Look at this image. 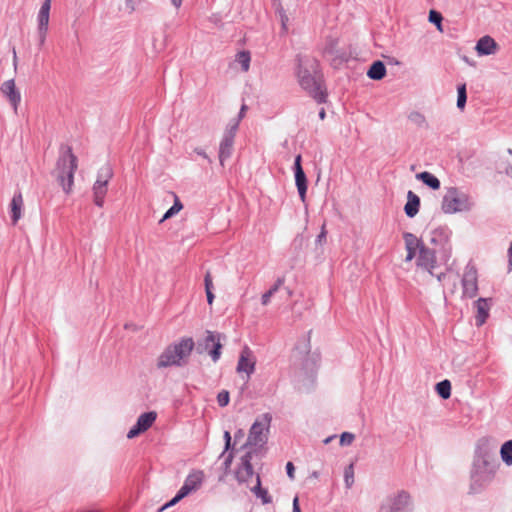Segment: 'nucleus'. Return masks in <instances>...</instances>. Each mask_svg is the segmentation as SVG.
<instances>
[{"label":"nucleus","instance_id":"1","mask_svg":"<svg viewBox=\"0 0 512 512\" xmlns=\"http://www.w3.org/2000/svg\"><path fill=\"white\" fill-rule=\"evenodd\" d=\"M297 77L304 89L317 103L327 101V92L323 88V76L319 62L312 57H298Z\"/></svg>","mask_w":512,"mask_h":512},{"label":"nucleus","instance_id":"2","mask_svg":"<svg viewBox=\"0 0 512 512\" xmlns=\"http://www.w3.org/2000/svg\"><path fill=\"white\" fill-rule=\"evenodd\" d=\"M498 467L499 463L491 453L482 449L477 450L470 472V493L482 492L493 480Z\"/></svg>","mask_w":512,"mask_h":512},{"label":"nucleus","instance_id":"3","mask_svg":"<svg viewBox=\"0 0 512 512\" xmlns=\"http://www.w3.org/2000/svg\"><path fill=\"white\" fill-rule=\"evenodd\" d=\"M194 347L195 342L191 337H183L179 341L169 344L159 355L156 367L164 369L186 365Z\"/></svg>","mask_w":512,"mask_h":512},{"label":"nucleus","instance_id":"4","mask_svg":"<svg viewBox=\"0 0 512 512\" xmlns=\"http://www.w3.org/2000/svg\"><path fill=\"white\" fill-rule=\"evenodd\" d=\"M77 170V157L73 154L71 147L60 154L53 172L59 185L66 194L72 191L74 184V173Z\"/></svg>","mask_w":512,"mask_h":512},{"label":"nucleus","instance_id":"5","mask_svg":"<svg viewBox=\"0 0 512 512\" xmlns=\"http://www.w3.org/2000/svg\"><path fill=\"white\" fill-rule=\"evenodd\" d=\"M378 512H413V499L406 490H398L385 497Z\"/></svg>","mask_w":512,"mask_h":512},{"label":"nucleus","instance_id":"6","mask_svg":"<svg viewBox=\"0 0 512 512\" xmlns=\"http://www.w3.org/2000/svg\"><path fill=\"white\" fill-rule=\"evenodd\" d=\"M471 206L470 197L456 187H450L442 201V210L448 214L468 211Z\"/></svg>","mask_w":512,"mask_h":512},{"label":"nucleus","instance_id":"7","mask_svg":"<svg viewBox=\"0 0 512 512\" xmlns=\"http://www.w3.org/2000/svg\"><path fill=\"white\" fill-rule=\"evenodd\" d=\"M226 337L218 332L206 331V337L202 341H198L195 344L196 351L198 354L208 352L213 362H217L222 353L223 345L221 341Z\"/></svg>","mask_w":512,"mask_h":512},{"label":"nucleus","instance_id":"8","mask_svg":"<svg viewBox=\"0 0 512 512\" xmlns=\"http://www.w3.org/2000/svg\"><path fill=\"white\" fill-rule=\"evenodd\" d=\"M226 337L218 332L206 331V337L202 341H198L195 344L196 351L198 354L208 352L213 362H217L222 353L223 345L221 341Z\"/></svg>","mask_w":512,"mask_h":512},{"label":"nucleus","instance_id":"9","mask_svg":"<svg viewBox=\"0 0 512 512\" xmlns=\"http://www.w3.org/2000/svg\"><path fill=\"white\" fill-rule=\"evenodd\" d=\"M239 128V120H231L223 134V137L221 139L220 145H219V162L221 166H224L225 161L229 159L234 150V140L236 133Z\"/></svg>","mask_w":512,"mask_h":512},{"label":"nucleus","instance_id":"10","mask_svg":"<svg viewBox=\"0 0 512 512\" xmlns=\"http://www.w3.org/2000/svg\"><path fill=\"white\" fill-rule=\"evenodd\" d=\"M271 420L272 416L269 413H264L258 417L250 428L248 439L244 446L264 444L267 440L264 432H268Z\"/></svg>","mask_w":512,"mask_h":512},{"label":"nucleus","instance_id":"11","mask_svg":"<svg viewBox=\"0 0 512 512\" xmlns=\"http://www.w3.org/2000/svg\"><path fill=\"white\" fill-rule=\"evenodd\" d=\"M51 1L52 0H44L37 15V34L39 47H42L46 40L49 25Z\"/></svg>","mask_w":512,"mask_h":512},{"label":"nucleus","instance_id":"12","mask_svg":"<svg viewBox=\"0 0 512 512\" xmlns=\"http://www.w3.org/2000/svg\"><path fill=\"white\" fill-rule=\"evenodd\" d=\"M461 283L464 297L474 298L477 295V270L474 266H466Z\"/></svg>","mask_w":512,"mask_h":512},{"label":"nucleus","instance_id":"13","mask_svg":"<svg viewBox=\"0 0 512 512\" xmlns=\"http://www.w3.org/2000/svg\"><path fill=\"white\" fill-rule=\"evenodd\" d=\"M157 418V413L154 411H149L141 414L135 425L131 427V429L127 433L128 439H133L139 436L141 433L147 431L155 422Z\"/></svg>","mask_w":512,"mask_h":512},{"label":"nucleus","instance_id":"14","mask_svg":"<svg viewBox=\"0 0 512 512\" xmlns=\"http://www.w3.org/2000/svg\"><path fill=\"white\" fill-rule=\"evenodd\" d=\"M450 230L447 227H437L429 233V243L438 249V252L443 251L446 253L449 249L447 248L450 238Z\"/></svg>","mask_w":512,"mask_h":512},{"label":"nucleus","instance_id":"15","mask_svg":"<svg viewBox=\"0 0 512 512\" xmlns=\"http://www.w3.org/2000/svg\"><path fill=\"white\" fill-rule=\"evenodd\" d=\"M438 249L429 248L428 246L421 247L418 252L416 265L422 269L427 270L431 275H434L433 269L436 267V253Z\"/></svg>","mask_w":512,"mask_h":512},{"label":"nucleus","instance_id":"16","mask_svg":"<svg viewBox=\"0 0 512 512\" xmlns=\"http://www.w3.org/2000/svg\"><path fill=\"white\" fill-rule=\"evenodd\" d=\"M293 170H294L295 183H296L299 197L302 202H305L308 181H307L306 174L302 167V157L300 154H298L295 157Z\"/></svg>","mask_w":512,"mask_h":512},{"label":"nucleus","instance_id":"17","mask_svg":"<svg viewBox=\"0 0 512 512\" xmlns=\"http://www.w3.org/2000/svg\"><path fill=\"white\" fill-rule=\"evenodd\" d=\"M204 480V473L201 470H196L190 473L182 487L178 490L180 492V495H183L184 497L188 496L190 493L196 491L200 488L202 482Z\"/></svg>","mask_w":512,"mask_h":512},{"label":"nucleus","instance_id":"18","mask_svg":"<svg viewBox=\"0 0 512 512\" xmlns=\"http://www.w3.org/2000/svg\"><path fill=\"white\" fill-rule=\"evenodd\" d=\"M251 460H252L251 452H246L241 457L240 466L235 471V477L239 483H245L253 476L254 470H253Z\"/></svg>","mask_w":512,"mask_h":512},{"label":"nucleus","instance_id":"19","mask_svg":"<svg viewBox=\"0 0 512 512\" xmlns=\"http://www.w3.org/2000/svg\"><path fill=\"white\" fill-rule=\"evenodd\" d=\"M0 90L12 105L14 112L17 113L18 105L21 101V95L19 90L15 86L14 79L4 81L1 85Z\"/></svg>","mask_w":512,"mask_h":512},{"label":"nucleus","instance_id":"20","mask_svg":"<svg viewBox=\"0 0 512 512\" xmlns=\"http://www.w3.org/2000/svg\"><path fill=\"white\" fill-rule=\"evenodd\" d=\"M497 48L498 44L496 41L488 35L481 37L475 47L480 56L492 55L496 52Z\"/></svg>","mask_w":512,"mask_h":512},{"label":"nucleus","instance_id":"21","mask_svg":"<svg viewBox=\"0 0 512 512\" xmlns=\"http://www.w3.org/2000/svg\"><path fill=\"white\" fill-rule=\"evenodd\" d=\"M250 350L246 347L240 354L238 364H237V372H245L248 377L255 371V361L249 359Z\"/></svg>","mask_w":512,"mask_h":512},{"label":"nucleus","instance_id":"22","mask_svg":"<svg viewBox=\"0 0 512 512\" xmlns=\"http://www.w3.org/2000/svg\"><path fill=\"white\" fill-rule=\"evenodd\" d=\"M23 197L20 191L16 192L10 203V213L12 223L15 225L19 219L22 217V209H23Z\"/></svg>","mask_w":512,"mask_h":512},{"label":"nucleus","instance_id":"23","mask_svg":"<svg viewBox=\"0 0 512 512\" xmlns=\"http://www.w3.org/2000/svg\"><path fill=\"white\" fill-rule=\"evenodd\" d=\"M420 208V198L413 191L409 190L407 193V202L404 206V212L407 217H415Z\"/></svg>","mask_w":512,"mask_h":512},{"label":"nucleus","instance_id":"24","mask_svg":"<svg viewBox=\"0 0 512 512\" xmlns=\"http://www.w3.org/2000/svg\"><path fill=\"white\" fill-rule=\"evenodd\" d=\"M476 308H477V314L475 316L476 325L478 327L482 326L487 318L489 317V310L490 306L488 304V299L486 298H479L475 302Z\"/></svg>","mask_w":512,"mask_h":512},{"label":"nucleus","instance_id":"25","mask_svg":"<svg viewBox=\"0 0 512 512\" xmlns=\"http://www.w3.org/2000/svg\"><path fill=\"white\" fill-rule=\"evenodd\" d=\"M367 76L372 80H381L386 76V67L381 60L374 61L368 71Z\"/></svg>","mask_w":512,"mask_h":512},{"label":"nucleus","instance_id":"26","mask_svg":"<svg viewBox=\"0 0 512 512\" xmlns=\"http://www.w3.org/2000/svg\"><path fill=\"white\" fill-rule=\"evenodd\" d=\"M416 179L433 190H438L441 186L440 180L432 173L423 171L416 174Z\"/></svg>","mask_w":512,"mask_h":512},{"label":"nucleus","instance_id":"27","mask_svg":"<svg viewBox=\"0 0 512 512\" xmlns=\"http://www.w3.org/2000/svg\"><path fill=\"white\" fill-rule=\"evenodd\" d=\"M257 498L262 500L263 504H269L272 502V497L269 495L267 489L262 488L260 476L256 477V485L251 489Z\"/></svg>","mask_w":512,"mask_h":512},{"label":"nucleus","instance_id":"28","mask_svg":"<svg viewBox=\"0 0 512 512\" xmlns=\"http://www.w3.org/2000/svg\"><path fill=\"white\" fill-rule=\"evenodd\" d=\"M107 193V185L94 183L93 185V196H94V203L98 207H103L104 205V198Z\"/></svg>","mask_w":512,"mask_h":512},{"label":"nucleus","instance_id":"29","mask_svg":"<svg viewBox=\"0 0 512 512\" xmlns=\"http://www.w3.org/2000/svg\"><path fill=\"white\" fill-rule=\"evenodd\" d=\"M403 239L405 242V248H413V249L418 250V252H419L421 247L425 246L423 241L421 239L417 238L416 235H414L411 232H404Z\"/></svg>","mask_w":512,"mask_h":512},{"label":"nucleus","instance_id":"30","mask_svg":"<svg viewBox=\"0 0 512 512\" xmlns=\"http://www.w3.org/2000/svg\"><path fill=\"white\" fill-rule=\"evenodd\" d=\"M113 177V170L109 164L102 166L97 173V179L95 183L108 185L109 180Z\"/></svg>","mask_w":512,"mask_h":512},{"label":"nucleus","instance_id":"31","mask_svg":"<svg viewBox=\"0 0 512 512\" xmlns=\"http://www.w3.org/2000/svg\"><path fill=\"white\" fill-rule=\"evenodd\" d=\"M500 456L507 466L512 465V440H508L502 444L500 448Z\"/></svg>","mask_w":512,"mask_h":512},{"label":"nucleus","instance_id":"32","mask_svg":"<svg viewBox=\"0 0 512 512\" xmlns=\"http://www.w3.org/2000/svg\"><path fill=\"white\" fill-rule=\"evenodd\" d=\"M435 390L437 394L444 400L448 399L451 396V383L449 380L445 379L438 382L435 386Z\"/></svg>","mask_w":512,"mask_h":512},{"label":"nucleus","instance_id":"33","mask_svg":"<svg viewBox=\"0 0 512 512\" xmlns=\"http://www.w3.org/2000/svg\"><path fill=\"white\" fill-rule=\"evenodd\" d=\"M174 195V203L173 205L165 212L162 219L159 221L160 223L164 222L165 220L173 217L178 212H180L183 209V204L181 203L180 199L177 197V195Z\"/></svg>","mask_w":512,"mask_h":512},{"label":"nucleus","instance_id":"34","mask_svg":"<svg viewBox=\"0 0 512 512\" xmlns=\"http://www.w3.org/2000/svg\"><path fill=\"white\" fill-rule=\"evenodd\" d=\"M236 61L241 65V68L244 72L249 70L250 67V52L248 51H241L236 56Z\"/></svg>","mask_w":512,"mask_h":512},{"label":"nucleus","instance_id":"35","mask_svg":"<svg viewBox=\"0 0 512 512\" xmlns=\"http://www.w3.org/2000/svg\"><path fill=\"white\" fill-rule=\"evenodd\" d=\"M467 102L466 84H461L457 87V107L464 109Z\"/></svg>","mask_w":512,"mask_h":512},{"label":"nucleus","instance_id":"36","mask_svg":"<svg viewBox=\"0 0 512 512\" xmlns=\"http://www.w3.org/2000/svg\"><path fill=\"white\" fill-rule=\"evenodd\" d=\"M408 119L418 127H423L426 125L425 116L418 111L411 112L408 116Z\"/></svg>","mask_w":512,"mask_h":512},{"label":"nucleus","instance_id":"37","mask_svg":"<svg viewBox=\"0 0 512 512\" xmlns=\"http://www.w3.org/2000/svg\"><path fill=\"white\" fill-rule=\"evenodd\" d=\"M442 14L436 10H430L429 12V22L436 25L438 30L442 31Z\"/></svg>","mask_w":512,"mask_h":512},{"label":"nucleus","instance_id":"38","mask_svg":"<svg viewBox=\"0 0 512 512\" xmlns=\"http://www.w3.org/2000/svg\"><path fill=\"white\" fill-rule=\"evenodd\" d=\"M344 479L347 488H350L354 483V469L353 464H350L345 468Z\"/></svg>","mask_w":512,"mask_h":512},{"label":"nucleus","instance_id":"39","mask_svg":"<svg viewBox=\"0 0 512 512\" xmlns=\"http://www.w3.org/2000/svg\"><path fill=\"white\" fill-rule=\"evenodd\" d=\"M230 394L227 390H222L217 395V403L220 407H225L229 404Z\"/></svg>","mask_w":512,"mask_h":512},{"label":"nucleus","instance_id":"40","mask_svg":"<svg viewBox=\"0 0 512 512\" xmlns=\"http://www.w3.org/2000/svg\"><path fill=\"white\" fill-rule=\"evenodd\" d=\"M183 498H185L183 495H180V492L178 491L176 495L167 503H165L162 507L158 509V512H163L169 507H172L176 505L179 501H181Z\"/></svg>","mask_w":512,"mask_h":512},{"label":"nucleus","instance_id":"41","mask_svg":"<svg viewBox=\"0 0 512 512\" xmlns=\"http://www.w3.org/2000/svg\"><path fill=\"white\" fill-rule=\"evenodd\" d=\"M355 439V435L350 432H343L340 436V445L341 446H348L352 444V442Z\"/></svg>","mask_w":512,"mask_h":512},{"label":"nucleus","instance_id":"42","mask_svg":"<svg viewBox=\"0 0 512 512\" xmlns=\"http://www.w3.org/2000/svg\"><path fill=\"white\" fill-rule=\"evenodd\" d=\"M233 458H234V455H233V452H230L228 453L226 456H225V459L223 461V470H224V474H228L229 470H230V467H231V464L233 462Z\"/></svg>","mask_w":512,"mask_h":512},{"label":"nucleus","instance_id":"43","mask_svg":"<svg viewBox=\"0 0 512 512\" xmlns=\"http://www.w3.org/2000/svg\"><path fill=\"white\" fill-rule=\"evenodd\" d=\"M223 437H224V440H225V445H224V450H223L222 454L220 455V457L225 456V453L232 448L230 432L229 431H225Z\"/></svg>","mask_w":512,"mask_h":512},{"label":"nucleus","instance_id":"44","mask_svg":"<svg viewBox=\"0 0 512 512\" xmlns=\"http://www.w3.org/2000/svg\"><path fill=\"white\" fill-rule=\"evenodd\" d=\"M205 292H211L213 290L212 276L209 271L204 276Z\"/></svg>","mask_w":512,"mask_h":512},{"label":"nucleus","instance_id":"45","mask_svg":"<svg viewBox=\"0 0 512 512\" xmlns=\"http://www.w3.org/2000/svg\"><path fill=\"white\" fill-rule=\"evenodd\" d=\"M285 282V278L284 277H279L276 282L270 287V289L268 290L269 292H271L272 296L278 292V290L280 289V287L284 284Z\"/></svg>","mask_w":512,"mask_h":512},{"label":"nucleus","instance_id":"46","mask_svg":"<svg viewBox=\"0 0 512 512\" xmlns=\"http://www.w3.org/2000/svg\"><path fill=\"white\" fill-rule=\"evenodd\" d=\"M286 472H287V476H288L291 480H293V479L295 478V476H294L295 467H294L293 463H292V462H290V461H289V462H287V464H286Z\"/></svg>","mask_w":512,"mask_h":512},{"label":"nucleus","instance_id":"47","mask_svg":"<svg viewBox=\"0 0 512 512\" xmlns=\"http://www.w3.org/2000/svg\"><path fill=\"white\" fill-rule=\"evenodd\" d=\"M406 251H407V255H406V259H405L406 262H409L412 259H414L418 252V250L413 249V248H406Z\"/></svg>","mask_w":512,"mask_h":512},{"label":"nucleus","instance_id":"48","mask_svg":"<svg viewBox=\"0 0 512 512\" xmlns=\"http://www.w3.org/2000/svg\"><path fill=\"white\" fill-rule=\"evenodd\" d=\"M271 297H272L271 292L266 291V292L262 295V297H261V303H262V305H264V306L268 305V304H269V302H270Z\"/></svg>","mask_w":512,"mask_h":512},{"label":"nucleus","instance_id":"49","mask_svg":"<svg viewBox=\"0 0 512 512\" xmlns=\"http://www.w3.org/2000/svg\"><path fill=\"white\" fill-rule=\"evenodd\" d=\"M325 240H326V232L324 229H322L320 234L317 236L316 243L321 244Z\"/></svg>","mask_w":512,"mask_h":512},{"label":"nucleus","instance_id":"50","mask_svg":"<svg viewBox=\"0 0 512 512\" xmlns=\"http://www.w3.org/2000/svg\"><path fill=\"white\" fill-rule=\"evenodd\" d=\"M194 152L199 156H202L203 158L207 159L209 162H211V160L209 159V157L202 148H195Z\"/></svg>","mask_w":512,"mask_h":512},{"label":"nucleus","instance_id":"51","mask_svg":"<svg viewBox=\"0 0 512 512\" xmlns=\"http://www.w3.org/2000/svg\"><path fill=\"white\" fill-rule=\"evenodd\" d=\"M293 512H302L299 506L298 497H295L293 500Z\"/></svg>","mask_w":512,"mask_h":512},{"label":"nucleus","instance_id":"52","mask_svg":"<svg viewBox=\"0 0 512 512\" xmlns=\"http://www.w3.org/2000/svg\"><path fill=\"white\" fill-rule=\"evenodd\" d=\"M206 297H207L208 304L211 305L213 303V301H214V298H215L213 292L212 291L211 292H206Z\"/></svg>","mask_w":512,"mask_h":512},{"label":"nucleus","instance_id":"53","mask_svg":"<svg viewBox=\"0 0 512 512\" xmlns=\"http://www.w3.org/2000/svg\"><path fill=\"white\" fill-rule=\"evenodd\" d=\"M243 436H244V432H243V430H241V429H239V430L235 433V435H234L235 440H238V439L242 438Z\"/></svg>","mask_w":512,"mask_h":512},{"label":"nucleus","instance_id":"54","mask_svg":"<svg viewBox=\"0 0 512 512\" xmlns=\"http://www.w3.org/2000/svg\"><path fill=\"white\" fill-rule=\"evenodd\" d=\"M434 275L436 276V278H437V280H438L439 282H442V281L445 279V277H446V274H445V273H443V272H441V273H439V274H434Z\"/></svg>","mask_w":512,"mask_h":512},{"label":"nucleus","instance_id":"55","mask_svg":"<svg viewBox=\"0 0 512 512\" xmlns=\"http://www.w3.org/2000/svg\"><path fill=\"white\" fill-rule=\"evenodd\" d=\"M126 6H127V9H129V12H132L135 9L130 0L126 1Z\"/></svg>","mask_w":512,"mask_h":512},{"label":"nucleus","instance_id":"56","mask_svg":"<svg viewBox=\"0 0 512 512\" xmlns=\"http://www.w3.org/2000/svg\"><path fill=\"white\" fill-rule=\"evenodd\" d=\"M245 109H246V106H245V105H243V106L241 107V109H240L239 116H238V118H237L236 120H239V121L241 120V118L243 117V114H244Z\"/></svg>","mask_w":512,"mask_h":512},{"label":"nucleus","instance_id":"57","mask_svg":"<svg viewBox=\"0 0 512 512\" xmlns=\"http://www.w3.org/2000/svg\"><path fill=\"white\" fill-rule=\"evenodd\" d=\"M326 117V112H325V109L322 108L320 111H319V118L321 120H323L324 118Z\"/></svg>","mask_w":512,"mask_h":512},{"label":"nucleus","instance_id":"58","mask_svg":"<svg viewBox=\"0 0 512 512\" xmlns=\"http://www.w3.org/2000/svg\"><path fill=\"white\" fill-rule=\"evenodd\" d=\"M171 2L176 8H179L181 6L182 0H171Z\"/></svg>","mask_w":512,"mask_h":512},{"label":"nucleus","instance_id":"59","mask_svg":"<svg viewBox=\"0 0 512 512\" xmlns=\"http://www.w3.org/2000/svg\"><path fill=\"white\" fill-rule=\"evenodd\" d=\"M506 174L512 178V166H508L506 168Z\"/></svg>","mask_w":512,"mask_h":512},{"label":"nucleus","instance_id":"60","mask_svg":"<svg viewBox=\"0 0 512 512\" xmlns=\"http://www.w3.org/2000/svg\"><path fill=\"white\" fill-rule=\"evenodd\" d=\"M507 254H508V258H512V242H510Z\"/></svg>","mask_w":512,"mask_h":512},{"label":"nucleus","instance_id":"61","mask_svg":"<svg viewBox=\"0 0 512 512\" xmlns=\"http://www.w3.org/2000/svg\"><path fill=\"white\" fill-rule=\"evenodd\" d=\"M508 271H512V258H508Z\"/></svg>","mask_w":512,"mask_h":512},{"label":"nucleus","instance_id":"62","mask_svg":"<svg viewBox=\"0 0 512 512\" xmlns=\"http://www.w3.org/2000/svg\"><path fill=\"white\" fill-rule=\"evenodd\" d=\"M285 291H286L288 297L292 296V290L290 288L285 287Z\"/></svg>","mask_w":512,"mask_h":512},{"label":"nucleus","instance_id":"63","mask_svg":"<svg viewBox=\"0 0 512 512\" xmlns=\"http://www.w3.org/2000/svg\"><path fill=\"white\" fill-rule=\"evenodd\" d=\"M334 437H335V436H330V437L326 438V439L324 440V443H325V444H327V443L331 442V440H332Z\"/></svg>","mask_w":512,"mask_h":512},{"label":"nucleus","instance_id":"64","mask_svg":"<svg viewBox=\"0 0 512 512\" xmlns=\"http://www.w3.org/2000/svg\"><path fill=\"white\" fill-rule=\"evenodd\" d=\"M312 476H313V477H315V478H317V477H318V472H316V471H315V472H313V473H312Z\"/></svg>","mask_w":512,"mask_h":512}]
</instances>
